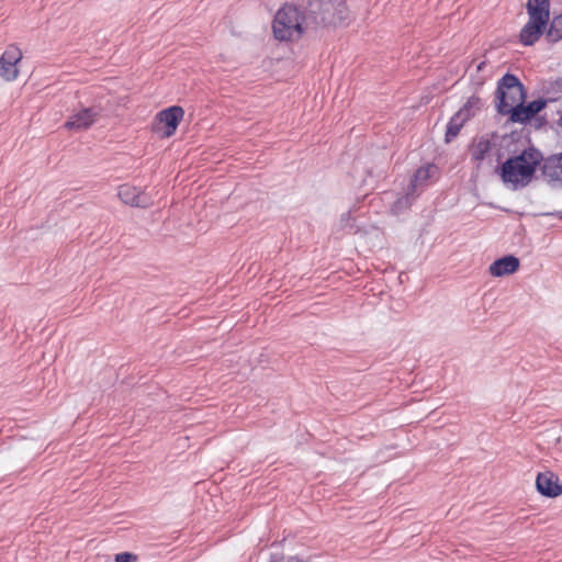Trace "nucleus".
<instances>
[{
  "label": "nucleus",
  "mask_w": 562,
  "mask_h": 562,
  "mask_svg": "<svg viewBox=\"0 0 562 562\" xmlns=\"http://www.w3.org/2000/svg\"><path fill=\"white\" fill-rule=\"evenodd\" d=\"M305 12L311 30L347 25L351 21L345 0H310Z\"/></svg>",
  "instance_id": "obj_1"
},
{
  "label": "nucleus",
  "mask_w": 562,
  "mask_h": 562,
  "mask_svg": "<svg viewBox=\"0 0 562 562\" xmlns=\"http://www.w3.org/2000/svg\"><path fill=\"white\" fill-rule=\"evenodd\" d=\"M273 35L282 42L297 41L311 30L307 24L306 12H301L296 7L284 4L276 13L272 23Z\"/></svg>",
  "instance_id": "obj_2"
},
{
  "label": "nucleus",
  "mask_w": 562,
  "mask_h": 562,
  "mask_svg": "<svg viewBox=\"0 0 562 562\" xmlns=\"http://www.w3.org/2000/svg\"><path fill=\"white\" fill-rule=\"evenodd\" d=\"M538 162L539 159L533 153L525 150L503 164L501 178L504 183L510 184L513 189L524 187L531 180Z\"/></svg>",
  "instance_id": "obj_3"
},
{
  "label": "nucleus",
  "mask_w": 562,
  "mask_h": 562,
  "mask_svg": "<svg viewBox=\"0 0 562 562\" xmlns=\"http://www.w3.org/2000/svg\"><path fill=\"white\" fill-rule=\"evenodd\" d=\"M529 21L521 29L519 34L520 43L533 45L542 35L550 19L549 0H528L526 4Z\"/></svg>",
  "instance_id": "obj_4"
},
{
  "label": "nucleus",
  "mask_w": 562,
  "mask_h": 562,
  "mask_svg": "<svg viewBox=\"0 0 562 562\" xmlns=\"http://www.w3.org/2000/svg\"><path fill=\"white\" fill-rule=\"evenodd\" d=\"M495 100L497 112L507 115L517 103L525 102V87L515 75L506 74L497 82Z\"/></svg>",
  "instance_id": "obj_5"
},
{
  "label": "nucleus",
  "mask_w": 562,
  "mask_h": 562,
  "mask_svg": "<svg viewBox=\"0 0 562 562\" xmlns=\"http://www.w3.org/2000/svg\"><path fill=\"white\" fill-rule=\"evenodd\" d=\"M183 116L184 110L181 106H169L156 114L151 130L154 133L160 135V137H171L176 133Z\"/></svg>",
  "instance_id": "obj_6"
},
{
  "label": "nucleus",
  "mask_w": 562,
  "mask_h": 562,
  "mask_svg": "<svg viewBox=\"0 0 562 562\" xmlns=\"http://www.w3.org/2000/svg\"><path fill=\"white\" fill-rule=\"evenodd\" d=\"M117 196L124 204L133 207L147 209L154 204L149 193L128 183L119 187Z\"/></svg>",
  "instance_id": "obj_7"
},
{
  "label": "nucleus",
  "mask_w": 562,
  "mask_h": 562,
  "mask_svg": "<svg viewBox=\"0 0 562 562\" xmlns=\"http://www.w3.org/2000/svg\"><path fill=\"white\" fill-rule=\"evenodd\" d=\"M22 52L16 46H9L0 57V76L5 81H13L19 76L18 63Z\"/></svg>",
  "instance_id": "obj_8"
},
{
  "label": "nucleus",
  "mask_w": 562,
  "mask_h": 562,
  "mask_svg": "<svg viewBox=\"0 0 562 562\" xmlns=\"http://www.w3.org/2000/svg\"><path fill=\"white\" fill-rule=\"evenodd\" d=\"M524 103L525 102L517 103L515 108L508 112L507 115H509V120L513 123L526 124L546 108V101H542L540 98L529 102L527 105Z\"/></svg>",
  "instance_id": "obj_9"
},
{
  "label": "nucleus",
  "mask_w": 562,
  "mask_h": 562,
  "mask_svg": "<svg viewBox=\"0 0 562 562\" xmlns=\"http://www.w3.org/2000/svg\"><path fill=\"white\" fill-rule=\"evenodd\" d=\"M541 172L543 179L550 186L562 188V153L546 158L541 167Z\"/></svg>",
  "instance_id": "obj_10"
},
{
  "label": "nucleus",
  "mask_w": 562,
  "mask_h": 562,
  "mask_svg": "<svg viewBox=\"0 0 562 562\" xmlns=\"http://www.w3.org/2000/svg\"><path fill=\"white\" fill-rule=\"evenodd\" d=\"M100 115V109L94 106L85 108L69 116L65 127L69 131H82L89 128Z\"/></svg>",
  "instance_id": "obj_11"
},
{
  "label": "nucleus",
  "mask_w": 562,
  "mask_h": 562,
  "mask_svg": "<svg viewBox=\"0 0 562 562\" xmlns=\"http://www.w3.org/2000/svg\"><path fill=\"white\" fill-rule=\"evenodd\" d=\"M538 492L547 497H557L562 494V485L559 484V479L550 471L539 473L536 480Z\"/></svg>",
  "instance_id": "obj_12"
},
{
  "label": "nucleus",
  "mask_w": 562,
  "mask_h": 562,
  "mask_svg": "<svg viewBox=\"0 0 562 562\" xmlns=\"http://www.w3.org/2000/svg\"><path fill=\"white\" fill-rule=\"evenodd\" d=\"M519 268V259L513 255L495 260L490 266V273L493 277H503L516 272Z\"/></svg>",
  "instance_id": "obj_13"
},
{
  "label": "nucleus",
  "mask_w": 562,
  "mask_h": 562,
  "mask_svg": "<svg viewBox=\"0 0 562 562\" xmlns=\"http://www.w3.org/2000/svg\"><path fill=\"white\" fill-rule=\"evenodd\" d=\"M492 149V143L486 137L475 140L470 147L472 160L476 164V168L481 167L482 161L488 156Z\"/></svg>",
  "instance_id": "obj_14"
},
{
  "label": "nucleus",
  "mask_w": 562,
  "mask_h": 562,
  "mask_svg": "<svg viewBox=\"0 0 562 562\" xmlns=\"http://www.w3.org/2000/svg\"><path fill=\"white\" fill-rule=\"evenodd\" d=\"M542 101H546V105L549 102H555L562 99V79L548 81L542 87Z\"/></svg>",
  "instance_id": "obj_15"
},
{
  "label": "nucleus",
  "mask_w": 562,
  "mask_h": 562,
  "mask_svg": "<svg viewBox=\"0 0 562 562\" xmlns=\"http://www.w3.org/2000/svg\"><path fill=\"white\" fill-rule=\"evenodd\" d=\"M481 99L476 95H472L456 114L465 123L474 116L475 112L481 109Z\"/></svg>",
  "instance_id": "obj_16"
},
{
  "label": "nucleus",
  "mask_w": 562,
  "mask_h": 562,
  "mask_svg": "<svg viewBox=\"0 0 562 562\" xmlns=\"http://www.w3.org/2000/svg\"><path fill=\"white\" fill-rule=\"evenodd\" d=\"M547 38L552 43L562 40V13L552 19L547 31Z\"/></svg>",
  "instance_id": "obj_17"
},
{
  "label": "nucleus",
  "mask_w": 562,
  "mask_h": 562,
  "mask_svg": "<svg viewBox=\"0 0 562 562\" xmlns=\"http://www.w3.org/2000/svg\"><path fill=\"white\" fill-rule=\"evenodd\" d=\"M464 125V122L458 117L457 114H454L448 125H447V131H446V142L449 143L451 142L454 137H457L462 128V126Z\"/></svg>",
  "instance_id": "obj_18"
},
{
  "label": "nucleus",
  "mask_w": 562,
  "mask_h": 562,
  "mask_svg": "<svg viewBox=\"0 0 562 562\" xmlns=\"http://www.w3.org/2000/svg\"><path fill=\"white\" fill-rule=\"evenodd\" d=\"M434 170L435 166L432 165L418 168L411 181L409 189L414 190L418 183L427 181L431 177V171Z\"/></svg>",
  "instance_id": "obj_19"
},
{
  "label": "nucleus",
  "mask_w": 562,
  "mask_h": 562,
  "mask_svg": "<svg viewBox=\"0 0 562 562\" xmlns=\"http://www.w3.org/2000/svg\"><path fill=\"white\" fill-rule=\"evenodd\" d=\"M487 78L488 76L476 72V75L472 76V85L477 90L483 87Z\"/></svg>",
  "instance_id": "obj_20"
},
{
  "label": "nucleus",
  "mask_w": 562,
  "mask_h": 562,
  "mask_svg": "<svg viewBox=\"0 0 562 562\" xmlns=\"http://www.w3.org/2000/svg\"><path fill=\"white\" fill-rule=\"evenodd\" d=\"M136 557L128 552L119 553L115 555V562H135Z\"/></svg>",
  "instance_id": "obj_21"
},
{
  "label": "nucleus",
  "mask_w": 562,
  "mask_h": 562,
  "mask_svg": "<svg viewBox=\"0 0 562 562\" xmlns=\"http://www.w3.org/2000/svg\"><path fill=\"white\" fill-rule=\"evenodd\" d=\"M485 67H486V61L485 60L480 61L476 65V72H479V74L483 72Z\"/></svg>",
  "instance_id": "obj_22"
},
{
  "label": "nucleus",
  "mask_w": 562,
  "mask_h": 562,
  "mask_svg": "<svg viewBox=\"0 0 562 562\" xmlns=\"http://www.w3.org/2000/svg\"><path fill=\"white\" fill-rule=\"evenodd\" d=\"M536 122H537V127H541L544 123H546V120L543 117H536Z\"/></svg>",
  "instance_id": "obj_23"
},
{
  "label": "nucleus",
  "mask_w": 562,
  "mask_h": 562,
  "mask_svg": "<svg viewBox=\"0 0 562 562\" xmlns=\"http://www.w3.org/2000/svg\"><path fill=\"white\" fill-rule=\"evenodd\" d=\"M284 558L283 557H277L274 555L271 560V562H283Z\"/></svg>",
  "instance_id": "obj_24"
},
{
  "label": "nucleus",
  "mask_w": 562,
  "mask_h": 562,
  "mask_svg": "<svg viewBox=\"0 0 562 562\" xmlns=\"http://www.w3.org/2000/svg\"><path fill=\"white\" fill-rule=\"evenodd\" d=\"M286 562H303L301 561L300 559L295 558V557H290Z\"/></svg>",
  "instance_id": "obj_25"
},
{
  "label": "nucleus",
  "mask_w": 562,
  "mask_h": 562,
  "mask_svg": "<svg viewBox=\"0 0 562 562\" xmlns=\"http://www.w3.org/2000/svg\"><path fill=\"white\" fill-rule=\"evenodd\" d=\"M558 126L562 131V111L560 112V117L558 120Z\"/></svg>",
  "instance_id": "obj_26"
},
{
  "label": "nucleus",
  "mask_w": 562,
  "mask_h": 562,
  "mask_svg": "<svg viewBox=\"0 0 562 562\" xmlns=\"http://www.w3.org/2000/svg\"><path fill=\"white\" fill-rule=\"evenodd\" d=\"M407 194H409V192ZM403 200H405L407 202L408 201V195L404 196L403 199H400L397 201V203H402Z\"/></svg>",
  "instance_id": "obj_27"
}]
</instances>
